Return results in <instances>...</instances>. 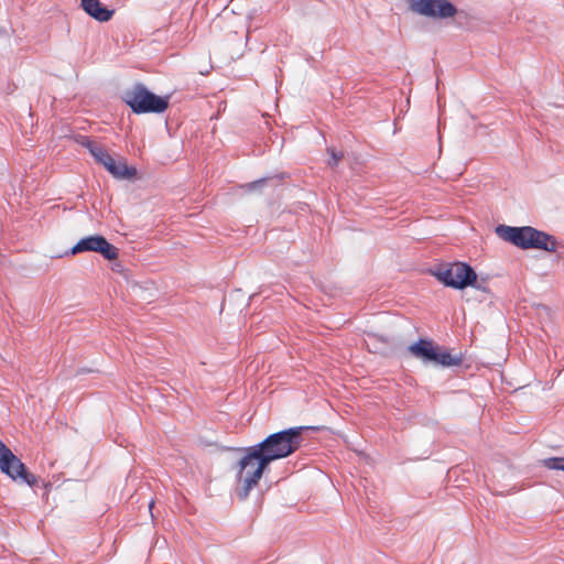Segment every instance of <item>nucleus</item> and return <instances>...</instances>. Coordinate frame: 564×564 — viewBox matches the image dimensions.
I'll return each instance as SVG.
<instances>
[{"label":"nucleus","mask_w":564,"mask_h":564,"mask_svg":"<svg viewBox=\"0 0 564 564\" xmlns=\"http://www.w3.org/2000/svg\"><path fill=\"white\" fill-rule=\"evenodd\" d=\"M496 234L502 240L521 249H541L554 252L557 248V241L553 236L530 226L510 227L499 225L496 228Z\"/></svg>","instance_id":"nucleus-1"},{"label":"nucleus","mask_w":564,"mask_h":564,"mask_svg":"<svg viewBox=\"0 0 564 564\" xmlns=\"http://www.w3.org/2000/svg\"><path fill=\"white\" fill-rule=\"evenodd\" d=\"M303 430L300 426L273 433L253 447L269 465L273 460L288 457L301 446Z\"/></svg>","instance_id":"nucleus-2"},{"label":"nucleus","mask_w":564,"mask_h":564,"mask_svg":"<svg viewBox=\"0 0 564 564\" xmlns=\"http://www.w3.org/2000/svg\"><path fill=\"white\" fill-rule=\"evenodd\" d=\"M269 465L253 446L245 449V455L238 462L236 494L240 500H245L256 487Z\"/></svg>","instance_id":"nucleus-3"},{"label":"nucleus","mask_w":564,"mask_h":564,"mask_svg":"<svg viewBox=\"0 0 564 564\" xmlns=\"http://www.w3.org/2000/svg\"><path fill=\"white\" fill-rule=\"evenodd\" d=\"M122 100L134 113H161L169 106L167 97L163 98L154 95L140 83L129 89H126L122 94Z\"/></svg>","instance_id":"nucleus-4"},{"label":"nucleus","mask_w":564,"mask_h":564,"mask_svg":"<svg viewBox=\"0 0 564 564\" xmlns=\"http://www.w3.org/2000/svg\"><path fill=\"white\" fill-rule=\"evenodd\" d=\"M433 274L446 286L458 290L474 285L477 280V274L474 269L464 262L440 265L434 270Z\"/></svg>","instance_id":"nucleus-5"},{"label":"nucleus","mask_w":564,"mask_h":564,"mask_svg":"<svg viewBox=\"0 0 564 564\" xmlns=\"http://www.w3.org/2000/svg\"><path fill=\"white\" fill-rule=\"evenodd\" d=\"M409 351L423 362H432L436 366L452 367L462 362L460 356H454L446 349L435 346L433 341L420 339L409 346Z\"/></svg>","instance_id":"nucleus-6"},{"label":"nucleus","mask_w":564,"mask_h":564,"mask_svg":"<svg viewBox=\"0 0 564 564\" xmlns=\"http://www.w3.org/2000/svg\"><path fill=\"white\" fill-rule=\"evenodd\" d=\"M0 470L15 482L26 484L30 487L37 482L36 476L29 473L21 459L2 441H0Z\"/></svg>","instance_id":"nucleus-7"},{"label":"nucleus","mask_w":564,"mask_h":564,"mask_svg":"<svg viewBox=\"0 0 564 564\" xmlns=\"http://www.w3.org/2000/svg\"><path fill=\"white\" fill-rule=\"evenodd\" d=\"M94 251L100 253L107 260H115L119 256L117 247L108 242V240L99 235H93L82 238L67 252V254H78L82 252Z\"/></svg>","instance_id":"nucleus-8"},{"label":"nucleus","mask_w":564,"mask_h":564,"mask_svg":"<svg viewBox=\"0 0 564 564\" xmlns=\"http://www.w3.org/2000/svg\"><path fill=\"white\" fill-rule=\"evenodd\" d=\"M412 10L430 18H451L456 13V8L447 0H416Z\"/></svg>","instance_id":"nucleus-9"},{"label":"nucleus","mask_w":564,"mask_h":564,"mask_svg":"<svg viewBox=\"0 0 564 564\" xmlns=\"http://www.w3.org/2000/svg\"><path fill=\"white\" fill-rule=\"evenodd\" d=\"M80 7L88 15L99 22L109 21L115 13L113 10L104 7L99 0H83Z\"/></svg>","instance_id":"nucleus-10"},{"label":"nucleus","mask_w":564,"mask_h":564,"mask_svg":"<svg viewBox=\"0 0 564 564\" xmlns=\"http://www.w3.org/2000/svg\"><path fill=\"white\" fill-rule=\"evenodd\" d=\"M83 145L88 149L94 159L101 164L108 172H115L113 163L116 160L108 153L106 149L86 139Z\"/></svg>","instance_id":"nucleus-11"},{"label":"nucleus","mask_w":564,"mask_h":564,"mask_svg":"<svg viewBox=\"0 0 564 564\" xmlns=\"http://www.w3.org/2000/svg\"><path fill=\"white\" fill-rule=\"evenodd\" d=\"M115 172H109L113 177L119 180H131L135 176L137 170L128 166L124 160H119L113 163Z\"/></svg>","instance_id":"nucleus-12"},{"label":"nucleus","mask_w":564,"mask_h":564,"mask_svg":"<svg viewBox=\"0 0 564 564\" xmlns=\"http://www.w3.org/2000/svg\"><path fill=\"white\" fill-rule=\"evenodd\" d=\"M544 466L550 469L564 470V457H551L544 459Z\"/></svg>","instance_id":"nucleus-13"},{"label":"nucleus","mask_w":564,"mask_h":564,"mask_svg":"<svg viewBox=\"0 0 564 564\" xmlns=\"http://www.w3.org/2000/svg\"><path fill=\"white\" fill-rule=\"evenodd\" d=\"M328 152L330 154V159L328 161V164L330 166H335L338 164V162L340 161L341 159V153H337L334 149H328Z\"/></svg>","instance_id":"nucleus-14"},{"label":"nucleus","mask_w":564,"mask_h":564,"mask_svg":"<svg viewBox=\"0 0 564 564\" xmlns=\"http://www.w3.org/2000/svg\"><path fill=\"white\" fill-rule=\"evenodd\" d=\"M264 182H265V180L261 178V180H258V181L247 184L245 187H247L249 191H252V189H256V188L262 186L264 184Z\"/></svg>","instance_id":"nucleus-15"},{"label":"nucleus","mask_w":564,"mask_h":564,"mask_svg":"<svg viewBox=\"0 0 564 564\" xmlns=\"http://www.w3.org/2000/svg\"><path fill=\"white\" fill-rule=\"evenodd\" d=\"M153 503H154L153 501H151V502L149 503V508H150V510L152 509Z\"/></svg>","instance_id":"nucleus-16"},{"label":"nucleus","mask_w":564,"mask_h":564,"mask_svg":"<svg viewBox=\"0 0 564 564\" xmlns=\"http://www.w3.org/2000/svg\"><path fill=\"white\" fill-rule=\"evenodd\" d=\"M83 2V0H80V3Z\"/></svg>","instance_id":"nucleus-17"}]
</instances>
